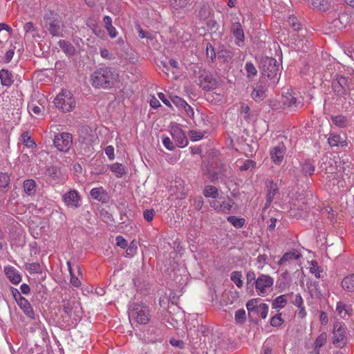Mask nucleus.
I'll return each instance as SVG.
<instances>
[{
  "instance_id": "obj_1",
  "label": "nucleus",
  "mask_w": 354,
  "mask_h": 354,
  "mask_svg": "<svg viewBox=\"0 0 354 354\" xmlns=\"http://www.w3.org/2000/svg\"><path fill=\"white\" fill-rule=\"evenodd\" d=\"M118 73L111 67H102L91 75V84L95 88H111L118 82Z\"/></svg>"
},
{
  "instance_id": "obj_2",
  "label": "nucleus",
  "mask_w": 354,
  "mask_h": 354,
  "mask_svg": "<svg viewBox=\"0 0 354 354\" xmlns=\"http://www.w3.org/2000/svg\"><path fill=\"white\" fill-rule=\"evenodd\" d=\"M260 69L262 76L268 77L270 80H279L277 77L279 71V65L277 61L272 57H266L262 58L260 63Z\"/></svg>"
},
{
  "instance_id": "obj_3",
  "label": "nucleus",
  "mask_w": 354,
  "mask_h": 354,
  "mask_svg": "<svg viewBox=\"0 0 354 354\" xmlns=\"http://www.w3.org/2000/svg\"><path fill=\"white\" fill-rule=\"evenodd\" d=\"M57 108L63 112L71 111L75 107V100L73 95L68 90H63L54 100Z\"/></svg>"
},
{
  "instance_id": "obj_4",
  "label": "nucleus",
  "mask_w": 354,
  "mask_h": 354,
  "mask_svg": "<svg viewBox=\"0 0 354 354\" xmlns=\"http://www.w3.org/2000/svg\"><path fill=\"white\" fill-rule=\"evenodd\" d=\"M43 27L48 30L53 36H59L60 33V20L59 16L53 12L45 14L41 21Z\"/></svg>"
},
{
  "instance_id": "obj_5",
  "label": "nucleus",
  "mask_w": 354,
  "mask_h": 354,
  "mask_svg": "<svg viewBox=\"0 0 354 354\" xmlns=\"http://www.w3.org/2000/svg\"><path fill=\"white\" fill-rule=\"evenodd\" d=\"M131 320H134L138 324H146L149 321V313L147 306L134 304L131 309L129 312Z\"/></svg>"
},
{
  "instance_id": "obj_6",
  "label": "nucleus",
  "mask_w": 354,
  "mask_h": 354,
  "mask_svg": "<svg viewBox=\"0 0 354 354\" xmlns=\"http://www.w3.org/2000/svg\"><path fill=\"white\" fill-rule=\"evenodd\" d=\"M197 84L203 90L211 91L216 88L218 82L209 71L198 68Z\"/></svg>"
},
{
  "instance_id": "obj_7",
  "label": "nucleus",
  "mask_w": 354,
  "mask_h": 354,
  "mask_svg": "<svg viewBox=\"0 0 354 354\" xmlns=\"http://www.w3.org/2000/svg\"><path fill=\"white\" fill-rule=\"evenodd\" d=\"M346 328L342 322H335L333 330V344L342 348L346 344Z\"/></svg>"
},
{
  "instance_id": "obj_8",
  "label": "nucleus",
  "mask_w": 354,
  "mask_h": 354,
  "mask_svg": "<svg viewBox=\"0 0 354 354\" xmlns=\"http://www.w3.org/2000/svg\"><path fill=\"white\" fill-rule=\"evenodd\" d=\"M274 279L271 277L261 274L255 281V288L259 295L264 297L272 290Z\"/></svg>"
},
{
  "instance_id": "obj_9",
  "label": "nucleus",
  "mask_w": 354,
  "mask_h": 354,
  "mask_svg": "<svg viewBox=\"0 0 354 354\" xmlns=\"http://www.w3.org/2000/svg\"><path fill=\"white\" fill-rule=\"evenodd\" d=\"M73 143L72 135L69 133H60L57 134L53 140L55 147L60 151L66 152Z\"/></svg>"
},
{
  "instance_id": "obj_10",
  "label": "nucleus",
  "mask_w": 354,
  "mask_h": 354,
  "mask_svg": "<svg viewBox=\"0 0 354 354\" xmlns=\"http://www.w3.org/2000/svg\"><path fill=\"white\" fill-rule=\"evenodd\" d=\"M230 31L236 39V44L241 46V44L244 42L245 36L242 26L238 17H234L232 19Z\"/></svg>"
},
{
  "instance_id": "obj_11",
  "label": "nucleus",
  "mask_w": 354,
  "mask_h": 354,
  "mask_svg": "<svg viewBox=\"0 0 354 354\" xmlns=\"http://www.w3.org/2000/svg\"><path fill=\"white\" fill-rule=\"evenodd\" d=\"M332 86L334 92L337 95L344 96L347 93L348 89V79L343 76H337V78L333 80Z\"/></svg>"
},
{
  "instance_id": "obj_12",
  "label": "nucleus",
  "mask_w": 354,
  "mask_h": 354,
  "mask_svg": "<svg viewBox=\"0 0 354 354\" xmlns=\"http://www.w3.org/2000/svg\"><path fill=\"white\" fill-rule=\"evenodd\" d=\"M62 199L65 205L71 208L75 209L80 206V196L78 192L75 189L70 190L64 194L62 196Z\"/></svg>"
},
{
  "instance_id": "obj_13",
  "label": "nucleus",
  "mask_w": 354,
  "mask_h": 354,
  "mask_svg": "<svg viewBox=\"0 0 354 354\" xmlns=\"http://www.w3.org/2000/svg\"><path fill=\"white\" fill-rule=\"evenodd\" d=\"M286 149V147L283 142L279 143L270 149V158L276 165H280L283 160Z\"/></svg>"
},
{
  "instance_id": "obj_14",
  "label": "nucleus",
  "mask_w": 354,
  "mask_h": 354,
  "mask_svg": "<svg viewBox=\"0 0 354 354\" xmlns=\"http://www.w3.org/2000/svg\"><path fill=\"white\" fill-rule=\"evenodd\" d=\"M171 133L178 147H185L187 145L188 140L181 128L177 126L171 127Z\"/></svg>"
},
{
  "instance_id": "obj_15",
  "label": "nucleus",
  "mask_w": 354,
  "mask_h": 354,
  "mask_svg": "<svg viewBox=\"0 0 354 354\" xmlns=\"http://www.w3.org/2000/svg\"><path fill=\"white\" fill-rule=\"evenodd\" d=\"M282 103L284 106L291 108L294 111L303 106V103L297 100L291 93H286L282 96Z\"/></svg>"
},
{
  "instance_id": "obj_16",
  "label": "nucleus",
  "mask_w": 354,
  "mask_h": 354,
  "mask_svg": "<svg viewBox=\"0 0 354 354\" xmlns=\"http://www.w3.org/2000/svg\"><path fill=\"white\" fill-rule=\"evenodd\" d=\"M90 195L94 200L102 203H106L109 200L108 193L102 187L92 189L90 192Z\"/></svg>"
},
{
  "instance_id": "obj_17",
  "label": "nucleus",
  "mask_w": 354,
  "mask_h": 354,
  "mask_svg": "<svg viewBox=\"0 0 354 354\" xmlns=\"http://www.w3.org/2000/svg\"><path fill=\"white\" fill-rule=\"evenodd\" d=\"M267 188V199L266 206L268 207L273 201L275 195L278 193V186L273 180H268L266 182Z\"/></svg>"
},
{
  "instance_id": "obj_18",
  "label": "nucleus",
  "mask_w": 354,
  "mask_h": 354,
  "mask_svg": "<svg viewBox=\"0 0 354 354\" xmlns=\"http://www.w3.org/2000/svg\"><path fill=\"white\" fill-rule=\"evenodd\" d=\"M0 82L3 86L9 88L15 82L12 73L8 69L2 68L0 70Z\"/></svg>"
},
{
  "instance_id": "obj_19",
  "label": "nucleus",
  "mask_w": 354,
  "mask_h": 354,
  "mask_svg": "<svg viewBox=\"0 0 354 354\" xmlns=\"http://www.w3.org/2000/svg\"><path fill=\"white\" fill-rule=\"evenodd\" d=\"M17 303L28 317L34 319L35 314L33 309L26 298L20 297V299H17Z\"/></svg>"
},
{
  "instance_id": "obj_20",
  "label": "nucleus",
  "mask_w": 354,
  "mask_h": 354,
  "mask_svg": "<svg viewBox=\"0 0 354 354\" xmlns=\"http://www.w3.org/2000/svg\"><path fill=\"white\" fill-rule=\"evenodd\" d=\"M4 272L9 280L14 284H18L21 280L20 274L12 266H6L4 268Z\"/></svg>"
},
{
  "instance_id": "obj_21",
  "label": "nucleus",
  "mask_w": 354,
  "mask_h": 354,
  "mask_svg": "<svg viewBox=\"0 0 354 354\" xmlns=\"http://www.w3.org/2000/svg\"><path fill=\"white\" fill-rule=\"evenodd\" d=\"M331 0H310V6L313 9L326 11L330 7Z\"/></svg>"
},
{
  "instance_id": "obj_22",
  "label": "nucleus",
  "mask_w": 354,
  "mask_h": 354,
  "mask_svg": "<svg viewBox=\"0 0 354 354\" xmlns=\"http://www.w3.org/2000/svg\"><path fill=\"white\" fill-rule=\"evenodd\" d=\"M328 142L330 147H345L347 142L345 139L342 138L339 135L332 133L328 138Z\"/></svg>"
},
{
  "instance_id": "obj_23",
  "label": "nucleus",
  "mask_w": 354,
  "mask_h": 354,
  "mask_svg": "<svg viewBox=\"0 0 354 354\" xmlns=\"http://www.w3.org/2000/svg\"><path fill=\"white\" fill-rule=\"evenodd\" d=\"M266 88L262 85H257L251 93L252 98L256 102H260L266 97Z\"/></svg>"
},
{
  "instance_id": "obj_24",
  "label": "nucleus",
  "mask_w": 354,
  "mask_h": 354,
  "mask_svg": "<svg viewBox=\"0 0 354 354\" xmlns=\"http://www.w3.org/2000/svg\"><path fill=\"white\" fill-rule=\"evenodd\" d=\"M24 30L25 31V37H28L30 35L33 38H40L37 28L35 27V24L31 21L26 22L24 24Z\"/></svg>"
},
{
  "instance_id": "obj_25",
  "label": "nucleus",
  "mask_w": 354,
  "mask_h": 354,
  "mask_svg": "<svg viewBox=\"0 0 354 354\" xmlns=\"http://www.w3.org/2000/svg\"><path fill=\"white\" fill-rule=\"evenodd\" d=\"M301 171L304 176H312L315 170V163L311 160H306L301 163Z\"/></svg>"
},
{
  "instance_id": "obj_26",
  "label": "nucleus",
  "mask_w": 354,
  "mask_h": 354,
  "mask_svg": "<svg viewBox=\"0 0 354 354\" xmlns=\"http://www.w3.org/2000/svg\"><path fill=\"white\" fill-rule=\"evenodd\" d=\"M103 23L109 37L111 38H115L118 35V32L112 25V19L109 16H105L103 19Z\"/></svg>"
},
{
  "instance_id": "obj_27",
  "label": "nucleus",
  "mask_w": 354,
  "mask_h": 354,
  "mask_svg": "<svg viewBox=\"0 0 354 354\" xmlns=\"http://www.w3.org/2000/svg\"><path fill=\"white\" fill-rule=\"evenodd\" d=\"M58 45L66 55L71 56L75 53V47L68 41L61 39L59 41Z\"/></svg>"
},
{
  "instance_id": "obj_28",
  "label": "nucleus",
  "mask_w": 354,
  "mask_h": 354,
  "mask_svg": "<svg viewBox=\"0 0 354 354\" xmlns=\"http://www.w3.org/2000/svg\"><path fill=\"white\" fill-rule=\"evenodd\" d=\"M336 310L341 317L345 318L347 315L351 314L352 309L351 306L345 304L342 301H339L337 303Z\"/></svg>"
},
{
  "instance_id": "obj_29",
  "label": "nucleus",
  "mask_w": 354,
  "mask_h": 354,
  "mask_svg": "<svg viewBox=\"0 0 354 354\" xmlns=\"http://www.w3.org/2000/svg\"><path fill=\"white\" fill-rule=\"evenodd\" d=\"M24 191L28 196H33L36 192V183L32 179H28L24 182Z\"/></svg>"
},
{
  "instance_id": "obj_30",
  "label": "nucleus",
  "mask_w": 354,
  "mask_h": 354,
  "mask_svg": "<svg viewBox=\"0 0 354 354\" xmlns=\"http://www.w3.org/2000/svg\"><path fill=\"white\" fill-rule=\"evenodd\" d=\"M342 288L348 291L353 292L354 291V274L348 275L344 277L342 281Z\"/></svg>"
},
{
  "instance_id": "obj_31",
  "label": "nucleus",
  "mask_w": 354,
  "mask_h": 354,
  "mask_svg": "<svg viewBox=\"0 0 354 354\" xmlns=\"http://www.w3.org/2000/svg\"><path fill=\"white\" fill-rule=\"evenodd\" d=\"M203 194L205 197L216 198L218 196V190L215 186L206 185L204 187Z\"/></svg>"
},
{
  "instance_id": "obj_32",
  "label": "nucleus",
  "mask_w": 354,
  "mask_h": 354,
  "mask_svg": "<svg viewBox=\"0 0 354 354\" xmlns=\"http://www.w3.org/2000/svg\"><path fill=\"white\" fill-rule=\"evenodd\" d=\"M287 304L286 295H281L276 297L272 301V307L277 309H281L285 307Z\"/></svg>"
},
{
  "instance_id": "obj_33",
  "label": "nucleus",
  "mask_w": 354,
  "mask_h": 354,
  "mask_svg": "<svg viewBox=\"0 0 354 354\" xmlns=\"http://www.w3.org/2000/svg\"><path fill=\"white\" fill-rule=\"evenodd\" d=\"M233 205V200L230 198H227V200L221 202L219 206L220 209L218 212L228 214L230 212Z\"/></svg>"
},
{
  "instance_id": "obj_34",
  "label": "nucleus",
  "mask_w": 354,
  "mask_h": 354,
  "mask_svg": "<svg viewBox=\"0 0 354 354\" xmlns=\"http://www.w3.org/2000/svg\"><path fill=\"white\" fill-rule=\"evenodd\" d=\"M228 222H230L234 227L236 228L242 227L245 223V220L243 218H238L234 216H230L227 218Z\"/></svg>"
},
{
  "instance_id": "obj_35",
  "label": "nucleus",
  "mask_w": 354,
  "mask_h": 354,
  "mask_svg": "<svg viewBox=\"0 0 354 354\" xmlns=\"http://www.w3.org/2000/svg\"><path fill=\"white\" fill-rule=\"evenodd\" d=\"M110 169L118 177H121L122 175L126 174L125 167L118 162L111 165Z\"/></svg>"
},
{
  "instance_id": "obj_36",
  "label": "nucleus",
  "mask_w": 354,
  "mask_h": 354,
  "mask_svg": "<svg viewBox=\"0 0 354 354\" xmlns=\"http://www.w3.org/2000/svg\"><path fill=\"white\" fill-rule=\"evenodd\" d=\"M48 174L54 180H59L62 177L60 169L55 166H50L47 168Z\"/></svg>"
},
{
  "instance_id": "obj_37",
  "label": "nucleus",
  "mask_w": 354,
  "mask_h": 354,
  "mask_svg": "<svg viewBox=\"0 0 354 354\" xmlns=\"http://www.w3.org/2000/svg\"><path fill=\"white\" fill-rule=\"evenodd\" d=\"M300 255L292 252H286L283 254L282 258L279 261V265L281 266L286 263L287 261H289L292 259H298L299 258Z\"/></svg>"
},
{
  "instance_id": "obj_38",
  "label": "nucleus",
  "mask_w": 354,
  "mask_h": 354,
  "mask_svg": "<svg viewBox=\"0 0 354 354\" xmlns=\"http://www.w3.org/2000/svg\"><path fill=\"white\" fill-rule=\"evenodd\" d=\"M331 120L335 125L340 128L345 127L347 124V120L346 118L341 115L332 116Z\"/></svg>"
},
{
  "instance_id": "obj_39",
  "label": "nucleus",
  "mask_w": 354,
  "mask_h": 354,
  "mask_svg": "<svg viewBox=\"0 0 354 354\" xmlns=\"http://www.w3.org/2000/svg\"><path fill=\"white\" fill-rule=\"evenodd\" d=\"M289 26L295 30L298 31L301 28V24L295 16L290 15L288 19Z\"/></svg>"
},
{
  "instance_id": "obj_40",
  "label": "nucleus",
  "mask_w": 354,
  "mask_h": 354,
  "mask_svg": "<svg viewBox=\"0 0 354 354\" xmlns=\"http://www.w3.org/2000/svg\"><path fill=\"white\" fill-rule=\"evenodd\" d=\"M10 183V176L6 173H0V189L3 191L9 187Z\"/></svg>"
},
{
  "instance_id": "obj_41",
  "label": "nucleus",
  "mask_w": 354,
  "mask_h": 354,
  "mask_svg": "<svg viewBox=\"0 0 354 354\" xmlns=\"http://www.w3.org/2000/svg\"><path fill=\"white\" fill-rule=\"evenodd\" d=\"M327 339V334L326 333H321L315 339L314 342L315 350H319V348L323 346Z\"/></svg>"
},
{
  "instance_id": "obj_42",
  "label": "nucleus",
  "mask_w": 354,
  "mask_h": 354,
  "mask_svg": "<svg viewBox=\"0 0 354 354\" xmlns=\"http://www.w3.org/2000/svg\"><path fill=\"white\" fill-rule=\"evenodd\" d=\"M241 278L242 274L239 271H234L231 274L230 279L238 288H241L243 286V283Z\"/></svg>"
},
{
  "instance_id": "obj_43",
  "label": "nucleus",
  "mask_w": 354,
  "mask_h": 354,
  "mask_svg": "<svg viewBox=\"0 0 354 354\" xmlns=\"http://www.w3.org/2000/svg\"><path fill=\"white\" fill-rule=\"evenodd\" d=\"M255 313L260 315L261 317L266 319L268 313V306L266 304H261L258 306Z\"/></svg>"
},
{
  "instance_id": "obj_44",
  "label": "nucleus",
  "mask_w": 354,
  "mask_h": 354,
  "mask_svg": "<svg viewBox=\"0 0 354 354\" xmlns=\"http://www.w3.org/2000/svg\"><path fill=\"white\" fill-rule=\"evenodd\" d=\"M232 57V53L231 51L227 50H221L218 52V58L223 59V62H226L231 59Z\"/></svg>"
},
{
  "instance_id": "obj_45",
  "label": "nucleus",
  "mask_w": 354,
  "mask_h": 354,
  "mask_svg": "<svg viewBox=\"0 0 354 354\" xmlns=\"http://www.w3.org/2000/svg\"><path fill=\"white\" fill-rule=\"evenodd\" d=\"M256 162L250 159L245 160L243 165L239 167V169L241 171H247L250 169H253L256 167Z\"/></svg>"
},
{
  "instance_id": "obj_46",
  "label": "nucleus",
  "mask_w": 354,
  "mask_h": 354,
  "mask_svg": "<svg viewBox=\"0 0 354 354\" xmlns=\"http://www.w3.org/2000/svg\"><path fill=\"white\" fill-rule=\"evenodd\" d=\"M248 77H254L257 74V71L254 66V64L251 62H247L245 67Z\"/></svg>"
},
{
  "instance_id": "obj_47",
  "label": "nucleus",
  "mask_w": 354,
  "mask_h": 354,
  "mask_svg": "<svg viewBox=\"0 0 354 354\" xmlns=\"http://www.w3.org/2000/svg\"><path fill=\"white\" fill-rule=\"evenodd\" d=\"M75 302H71L69 301H64L63 304V311L68 315L71 316Z\"/></svg>"
},
{
  "instance_id": "obj_48",
  "label": "nucleus",
  "mask_w": 354,
  "mask_h": 354,
  "mask_svg": "<svg viewBox=\"0 0 354 354\" xmlns=\"http://www.w3.org/2000/svg\"><path fill=\"white\" fill-rule=\"evenodd\" d=\"M290 296L292 297L291 298V303L295 306L301 307V305L304 304V300L299 293L294 295L293 293L291 292Z\"/></svg>"
},
{
  "instance_id": "obj_49",
  "label": "nucleus",
  "mask_w": 354,
  "mask_h": 354,
  "mask_svg": "<svg viewBox=\"0 0 354 354\" xmlns=\"http://www.w3.org/2000/svg\"><path fill=\"white\" fill-rule=\"evenodd\" d=\"M235 321L237 323H243L245 320V311L244 309H239L236 311L234 316Z\"/></svg>"
},
{
  "instance_id": "obj_50",
  "label": "nucleus",
  "mask_w": 354,
  "mask_h": 354,
  "mask_svg": "<svg viewBox=\"0 0 354 354\" xmlns=\"http://www.w3.org/2000/svg\"><path fill=\"white\" fill-rule=\"evenodd\" d=\"M173 8L176 9L184 8L188 4V0H171Z\"/></svg>"
},
{
  "instance_id": "obj_51",
  "label": "nucleus",
  "mask_w": 354,
  "mask_h": 354,
  "mask_svg": "<svg viewBox=\"0 0 354 354\" xmlns=\"http://www.w3.org/2000/svg\"><path fill=\"white\" fill-rule=\"evenodd\" d=\"M283 320L281 318V314H277L273 316L270 319V324L272 326L278 327L282 324Z\"/></svg>"
},
{
  "instance_id": "obj_52",
  "label": "nucleus",
  "mask_w": 354,
  "mask_h": 354,
  "mask_svg": "<svg viewBox=\"0 0 354 354\" xmlns=\"http://www.w3.org/2000/svg\"><path fill=\"white\" fill-rule=\"evenodd\" d=\"M171 100V102L178 108L183 109L185 105H187V102L178 96H174Z\"/></svg>"
},
{
  "instance_id": "obj_53",
  "label": "nucleus",
  "mask_w": 354,
  "mask_h": 354,
  "mask_svg": "<svg viewBox=\"0 0 354 354\" xmlns=\"http://www.w3.org/2000/svg\"><path fill=\"white\" fill-rule=\"evenodd\" d=\"M206 55L212 61H214L216 55L213 46L209 43L206 46Z\"/></svg>"
},
{
  "instance_id": "obj_54",
  "label": "nucleus",
  "mask_w": 354,
  "mask_h": 354,
  "mask_svg": "<svg viewBox=\"0 0 354 354\" xmlns=\"http://www.w3.org/2000/svg\"><path fill=\"white\" fill-rule=\"evenodd\" d=\"M23 142L26 146L28 147H32V146L35 145V142L33 140L28 136V133H24L21 136Z\"/></svg>"
},
{
  "instance_id": "obj_55",
  "label": "nucleus",
  "mask_w": 354,
  "mask_h": 354,
  "mask_svg": "<svg viewBox=\"0 0 354 354\" xmlns=\"http://www.w3.org/2000/svg\"><path fill=\"white\" fill-rule=\"evenodd\" d=\"M156 212L153 209H145L143 212L145 219L149 222L151 221L155 216Z\"/></svg>"
},
{
  "instance_id": "obj_56",
  "label": "nucleus",
  "mask_w": 354,
  "mask_h": 354,
  "mask_svg": "<svg viewBox=\"0 0 354 354\" xmlns=\"http://www.w3.org/2000/svg\"><path fill=\"white\" fill-rule=\"evenodd\" d=\"M203 136H204L203 133L200 132V131H194V130H192L189 131L190 139L192 141H198V140H201L203 137Z\"/></svg>"
},
{
  "instance_id": "obj_57",
  "label": "nucleus",
  "mask_w": 354,
  "mask_h": 354,
  "mask_svg": "<svg viewBox=\"0 0 354 354\" xmlns=\"http://www.w3.org/2000/svg\"><path fill=\"white\" fill-rule=\"evenodd\" d=\"M259 305H257V299H253L250 301H248L246 304V307L248 310V312L254 311L257 310Z\"/></svg>"
},
{
  "instance_id": "obj_58",
  "label": "nucleus",
  "mask_w": 354,
  "mask_h": 354,
  "mask_svg": "<svg viewBox=\"0 0 354 354\" xmlns=\"http://www.w3.org/2000/svg\"><path fill=\"white\" fill-rule=\"evenodd\" d=\"M162 144L168 150L173 151L175 149L174 143L169 137L162 138Z\"/></svg>"
},
{
  "instance_id": "obj_59",
  "label": "nucleus",
  "mask_w": 354,
  "mask_h": 354,
  "mask_svg": "<svg viewBox=\"0 0 354 354\" xmlns=\"http://www.w3.org/2000/svg\"><path fill=\"white\" fill-rule=\"evenodd\" d=\"M116 245L121 248H126L128 245L127 240L122 236H118L115 239Z\"/></svg>"
},
{
  "instance_id": "obj_60",
  "label": "nucleus",
  "mask_w": 354,
  "mask_h": 354,
  "mask_svg": "<svg viewBox=\"0 0 354 354\" xmlns=\"http://www.w3.org/2000/svg\"><path fill=\"white\" fill-rule=\"evenodd\" d=\"M2 31H5V34L3 35V36H4V37H6L10 35L12 29L9 26H8L5 24L1 23L0 24V34L1 33Z\"/></svg>"
},
{
  "instance_id": "obj_61",
  "label": "nucleus",
  "mask_w": 354,
  "mask_h": 354,
  "mask_svg": "<svg viewBox=\"0 0 354 354\" xmlns=\"http://www.w3.org/2000/svg\"><path fill=\"white\" fill-rule=\"evenodd\" d=\"M28 270L33 273H39L41 272V267L40 265L37 263H32L29 264Z\"/></svg>"
},
{
  "instance_id": "obj_62",
  "label": "nucleus",
  "mask_w": 354,
  "mask_h": 354,
  "mask_svg": "<svg viewBox=\"0 0 354 354\" xmlns=\"http://www.w3.org/2000/svg\"><path fill=\"white\" fill-rule=\"evenodd\" d=\"M246 279H247V283H255L256 279V275L255 273L253 271H248L246 274Z\"/></svg>"
},
{
  "instance_id": "obj_63",
  "label": "nucleus",
  "mask_w": 354,
  "mask_h": 354,
  "mask_svg": "<svg viewBox=\"0 0 354 354\" xmlns=\"http://www.w3.org/2000/svg\"><path fill=\"white\" fill-rule=\"evenodd\" d=\"M169 343L173 346L178 347V348H183V346H184V342L183 341L176 339L175 338H171L169 340Z\"/></svg>"
},
{
  "instance_id": "obj_64",
  "label": "nucleus",
  "mask_w": 354,
  "mask_h": 354,
  "mask_svg": "<svg viewBox=\"0 0 354 354\" xmlns=\"http://www.w3.org/2000/svg\"><path fill=\"white\" fill-rule=\"evenodd\" d=\"M105 153L110 160L114 159V148L112 146H107L105 148Z\"/></svg>"
}]
</instances>
